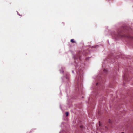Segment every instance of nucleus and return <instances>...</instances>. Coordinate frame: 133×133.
Wrapping results in <instances>:
<instances>
[{
	"label": "nucleus",
	"mask_w": 133,
	"mask_h": 133,
	"mask_svg": "<svg viewBox=\"0 0 133 133\" xmlns=\"http://www.w3.org/2000/svg\"><path fill=\"white\" fill-rule=\"evenodd\" d=\"M121 133H123V132H121Z\"/></svg>",
	"instance_id": "1a4fd4ad"
},
{
	"label": "nucleus",
	"mask_w": 133,
	"mask_h": 133,
	"mask_svg": "<svg viewBox=\"0 0 133 133\" xmlns=\"http://www.w3.org/2000/svg\"><path fill=\"white\" fill-rule=\"evenodd\" d=\"M65 114L66 115V116H68V112H66V113H65Z\"/></svg>",
	"instance_id": "f03ea898"
},
{
	"label": "nucleus",
	"mask_w": 133,
	"mask_h": 133,
	"mask_svg": "<svg viewBox=\"0 0 133 133\" xmlns=\"http://www.w3.org/2000/svg\"><path fill=\"white\" fill-rule=\"evenodd\" d=\"M109 122H110V121H109Z\"/></svg>",
	"instance_id": "0eeeda50"
},
{
	"label": "nucleus",
	"mask_w": 133,
	"mask_h": 133,
	"mask_svg": "<svg viewBox=\"0 0 133 133\" xmlns=\"http://www.w3.org/2000/svg\"><path fill=\"white\" fill-rule=\"evenodd\" d=\"M102 125V124H101L99 122V125L100 126H101Z\"/></svg>",
	"instance_id": "20e7f679"
},
{
	"label": "nucleus",
	"mask_w": 133,
	"mask_h": 133,
	"mask_svg": "<svg viewBox=\"0 0 133 133\" xmlns=\"http://www.w3.org/2000/svg\"><path fill=\"white\" fill-rule=\"evenodd\" d=\"M125 37H127V38H129V37H128V36H125Z\"/></svg>",
	"instance_id": "39448f33"
},
{
	"label": "nucleus",
	"mask_w": 133,
	"mask_h": 133,
	"mask_svg": "<svg viewBox=\"0 0 133 133\" xmlns=\"http://www.w3.org/2000/svg\"><path fill=\"white\" fill-rule=\"evenodd\" d=\"M88 58H86V60L87 59H88Z\"/></svg>",
	"instance_id": "423d86ee"
},
{
	"label": "nucleus",
	"mask_w": 133,
	"mask_h": 133,
	"mask_svg": "<svg viewBox=\"0 0 133 133\" xmlns=\"http://www.w3.org/2000/svg\"><path fill=\"white\" fill-rule=\"evenodd\" d=\"M109 122H110V121H109Z\"/></svg>",
	"instance_id": "6e6552de"
},
{
	"label": "nucleus",
	"mask_w": 133,
	"mask_h": 133,
	"mask_svg": "<svg viewBox=\"0 0 133 133\" xmlns=\"http://www.w3.org/2000/svg\"><path fill=\"white\" fill-rule=\"evenodd\" d=\"M70 41L72 43H75V41H74L73 39H71L70 40Z\"/></svg>",
	"instance_id": "f257e3e1"
},
{
	"label": "nucleus",
	"mask_w": 133,
	"mask_h": 133,
	"mask_svg": "<svg viewBox=\"0 0 133 133\" xmlns=\"http://www.w3.org/2000/svg\"><path fill=\"white\" fill-rule=\"evenodd\" d=\"M83 127V125H81L80 126V128L81 129H82Z\"/></svg>",
	"instance_id": "7ed1b4c3"
}]
</instances>
